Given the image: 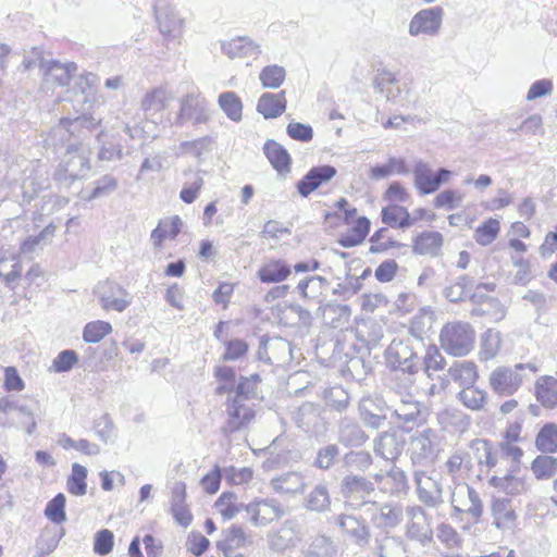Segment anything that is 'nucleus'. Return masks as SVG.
<instances>
[{"instance_id": "16", "label": "nucleus", "mask_w": 557, "mask_h": 557, "mask_svg": "<svg viewBox=\"0 0 557 557\" xmlns=\"http://www.w3.org/2000/svg\"><path fill=\"white\" fill-rule=\"evenodd\" d=\"M267 539L270 549L283 553L297 546L302 539V532L296 520L287 519L278 529L270 531Z\"/></svg>"}, {"instance_id": "11", "label": "nucleus", "mask_w": 557, "mask_h": 557, "mask_svg": "<svg viewBox=\"0 0 557 557\" xmlns=\"http://www.w3.org/2000/svg\"><path fill=\"white\" fill-rule=\"evenodd\" d=\"M225 406L227 419L222 426L224 434H231L244 429L255 418L253 404L251 403L227 396Z\"/></svg>"}, {"instance_id": "32", "label": "nucleus", "mask_w": 557, "mask_h": 557, "mask_svg": "<svg viewBox=\"0 0 557 557\" xmlns=\"http://www.w3.org/2000/svg\"><path fill=\"white\" fill-rule=\"evenodd\" d=\"M286 103L284 90L277 94L264 92L258 100L257 111L262 114L264 119H275L284 113Z\"/></svg>"}, {"instance_id": "50", "label": "nucleus", "mask_w": 557, "mask_h": 557, "mask_svg": "<svg viewBox=\"0 0 557 557\" xmlns=\"http://www.w3.org/2000/svg\"><path fill=\"white\" fill-rule=\"evenodd\" d=\"M492 513L495 519V525L498 529L509 528L516 519L515 510L511 507L510 500L507 498L494 499Z\"/></svg>"}, {"instance_id": "37", "label": "nucleus", "mask_w": 557, "mask_h": 557, "mask_svg": "<svg viewBox=\"0 0 557 557\" xmlns=\"http://www.w3.org/2000/svg\"><path fill=\"white\" fill-rule=\"evenodd\" d=\"M172 100V95L164 88H154L148 91L140 102V108L147 116L163 111Z\"/></svg>"}, {"instance_id": "63", "label": "nucleus", "mask_w": 557, "mask_h": 557, "mask_svg": "<svg viewBox=\"0 0 557 557\" xmlns=\"http://www.w3.org/2000/svg\"><path fill=\"white\" fill-rule=\"evenodd\" d=\"M285 77V69L276 64L263 67L259 74L262 87L271 89L278 88L284 83Z\"/></svg>"}, {"instance_id": "35", "label": "nucleus", "mask_w": 557, "mask_h": 557, "mask_svg": "<svg viewBox=\"0 0 557 557\" xmlns=\"http://www.w3.org/2000/svg\"><path fill=\"white\" fill-rule=\"evenodd\" d=\"M270 486L278 494H298L304 493L307 483L300 473L286 472L273 478Z\"/></svg>"}, {"instance_id": "56", "label": "nucleus", "mask_w": 557, "mask_h": 557, "mask_svg": "<svg viewBox=\"0 0 557 557\" xmlns=\"http://www.w3.org/2000/svg\"><path fill=\"white\" fill-rule=\"evenodd\" d=\"M472 317H488L492 321L498 322L506 315V309L497 298H485L481 306L471 310Z\"/></svg>"}, {"instance_id": "60", "label": "nucleus", "mask_w": 557, "mask_h": 557, "mask_svg": "<svg viewBox=\"0 0 557 557\" xmlns=\"http://www.w3.org/2000/svg\"><path fill=\"white\" fill-rule=\"evenodd\" d=\"M97 82L98 77L92 73L82 74L75 79L73 90L76 95L79 94L83 97V103L94 101Z\"/></svg>"}, {"instance_id": "38", "label": "nucleus", "mask_w": 557, "mask_h": 557, "mask_svg": "<svg viewBox=\"0 0 557 557\" xmlns=\"http://www.w3.org/2000/svg\"><path fill=\"white\" fill-rule=\"evenodd\" d=\"M382 222L391 227L407 228L417 222L411 219L407 208L391 203L384 207L381 212Z\"/></svg>"}, {"instance_id": "10", "label": "nucleus", "mask_w": 557, "mask_h": 557, "mask_svg": "<svg viewBox=\"0 0 557 557\" xmlns=\"http://www.w3.org/2000/svg\"><path fill=\"white\" fill-rule=\"evenodd\" d=\"M412 174L413 185L418 191L421 195H430L435 193L443 183L448 181L451 172L441 168L434 173L426 162L419 160L414 163Z\"/></svg>"}, {"instance_id": "1", "label": "nucleus", "mask_w": 557, "mask_h": 557, "mask_svg": "<svg viewBox=\"0 0 557 557\" xmlns=\"http://www.w3.org/2000/svg\"><path fill=\"white\" fill-rule=\"evenodd\" d=\"M99 124L100 120H96L87 114H82L74 119L63 117L46 135L44 139L45 146L55 151L62 148H65L66 151L69 146L74 143L81 146L82 140Z\"/></svg>"}, {"instance_id": "40", "label": "nucleus", "mask_w": 557, "mask_h": 557, "mask_svg": "<svg viewBox=\"0 0 557 557\" xmlns=\"http://www.w3.org/2000/svg\"><path fill=\"white\" fill-rule=\"evenodd\" d=\"M441 424L453 432L463 433L471 425V418L458 408H446L438 414Z\"/></svg>"}, {"instance_id": "44", "label": "nucleus", "mask_w": 557, "mask_h": 557, "mask_svg": "<svg viewBox=\"0 0 557 557\" xmlns=\"http://www.w3.org/2000/svg\"><path fill=\"white\" fill-rule=\"evenodd\" d=\"M409 173L406 160L391 157L385 164H377L371 168L369 177L371 180H383L392 174L407 175Z\"/></svg>"}, {"instance_id": "55", "label": "nucleus", "mask_w": 557, "mask_h": 557, "mask_svg": "<svg viewBox=\"0 0 557 557\" xmlns=\"http://www.w3.org/2000/svg\"><path fill=\"white\" fill-rule=\"evenodd\" d=\"M3 410L21 420L27 434H33L36 430L37 423L35 421L33 411L24 404L18 401L7 403Z\"/></svg>"}, {"instance_id": "61", "label": "nucleus", "mask_w": 557, "mask_h": 557, "mask_svg": "<svg viewBox=\"0 0 557 557\" xmlns=\"http://www.w3.org/2000/svg\"><path fill=\"white\" fill-rule=\"evenodd\" d=\"M531 470L537 480H547L557 473V458L540 455L531 463Z\"/></svg>"}, {"instance_id": "3", "label": "nucleus", "mask_w": 557, "mask_h": 557, "mask_svg": "<svg viewBox=\"0 0 557 557\" xmlns=\"http://www.w3.org/2000/svg\"><path fill=\"white\" fill-rule=\"evenodd\" d=\"M23 65L25 70L39 66L45 84L52 87L66 86L77 71L74 62L61 63L55 60H45L38 48L33 49L32 57L24 59Z\"/></svg>"}, {"instance_id": "41", "label": "nucleus", "mask_w": 557, "mask_h": 557, "mask_svg": "<svg viewBox=\"0 0 557 557\" xmlns=\"http://www.w3.org/2000/svg\"><path fill=\"white\" fill-rule=\"evenodd\" d=\"M537 400L546 408L557 406V380L553 376H541L535 384Z\"/></svg>"}, {"instance_id": "28", "label": "nucleus", "mask_w": 557, "mask_h": 557, "mask_svg": "<svg viewBox=\"0 0 557 557\" xmlns=\"http://www.w3.org/2000/svg\"><path fill=\"white\" fill-rule=\"evenodd\" d=\"M183 221L178 215H172L159 221L151 232V242L154 248L161 249L165 239H175L181 233Z\"/></svg>"}, {"instance_id": "64", "label": "nucleus", "mask_w": 557, "mask_h": 557, "mask_svg": "<svg viewBox=\"0 0 557 557\" xmlns=\"http://www.w3.org/2000/svg\"><path fill=\"white\" fill-rule=\"evenodd\" d=\"M86 478L87 469L79 463H73L72 474L66 482L67 491L75 496L85 495L87 491Z\"/></svg>"}, {"instance_id": "62", "label": "nucleus", "mask_w": 557, "mask_h": 557, "mask_svg": "<svg viewBox=\"0 0 557 557\" xmlns=\"http://www.w3.org/2000/svg\"><path fill=\"white\" fill-rule=\"evenodd\" d=\"M326 285V278L319 275H314L301 280L297 285V289L304 298L317 299L322 295V292Z\"/></svg>"}, {"instance_id": "49", "label": "nucleus", "mask_w": 557, "mask_h": 557, "mask_svg": "<svg viewBox=\"0 0 557 557\" xmlns=\"http://www.w3.org/2000/svg\"><path fill=\"white\" fill-rule=\"evenodd\" d=\"M392 416L404 423L416 422L421 413L420 403L413 400L412 396L401 399L392 409Z\"/></svg>"}, {"instance_id": "31", "label": "nucleus", "mask_w": 557, "mask_h": 557, "mask_svg": "<svg viewBox=\"0 0 557 557\" xmlns=\"http://www.w3.org/2000/svg\"><path fill=\"white\" fill-rule=\"evenodd\" d=\"M263 152L278 174L285 175L290 172L292 158L281 144L269 139L263 146Z\"/></svg>"}, {"instance_id": "18", "label": "nucleus", "mask_w": 557, "mask_h": 557, "mask_svg": "<svg viewBox=\"0 0 557 557\" xmlns=\"http://www.w3.org/2000/svg\"><path fill=\"white\" fill-rule=\"evenodd\" d=\"M413 480L417 486L418 499L430 508L444 504L443 486L440 481L426 475L424 471L416 470Z\"/></svg>"}, {"instance_id": "5", "label": "nucleus", "mask_w": 557, "mask_h": 557, "mask_svg": "<svg viewBox=\"0 0 557 557\" xmlns=\"http://www.w3.org/2000/svg\"><path fill=\"white\" fill-rule=\"evenodd\" d=\"M524 370L534 374L537 372V367L533 363H518L513 368L497 367L490 374L491 388L500 396L513 395L525 379L522 373Z\"/></svg>"}, {"instance_id": "27", "label": "nucleus", "mask_w": 557, "mask_h": 557, "mask_svg": "<svg viewBox=\"0 0 557 557\" xmlns=\"http://www.w3.org/2000/svg\"><path fill=\"white\" fill-rule=\"evenodd\" d=\"M154 12L160 33L164 37L174 39L182 34L184 21L172 8L156 4Z\"/></svg>"}, {"instance_id": "29", "label": "nucleus", "mask_w": 557, "mask_h": 557, "mask_svg": "<svg viewBox=\"0 0 557 557\" xmlns=\"http://www.w3.org/2000/svg\"><path fill=\"white\" fill-rule=\"evenodd\" d=\"M373 87L387 101L395 102L400 96V87L396 75L385 67L376 71L373 78Z\"/></svg>"}, {"instance_id": "19", "label": "nucleus", "mask_w": 557, "mask_h": 557, "mask_svg": "<svg viewBox=\"0 0 557 557\" xmlns=\"http://www.w3.org/2000/svg\"><path fill=\"white\" fill-rule=\"evenodd\" d=\"M438 437L434 430L424 429L411 441V461L413 465H422L432 461L437 453Z\"/></svg>"}, {"instance_id": "54", "label": "nucleus", "mask_w": 557, "mask_h": 557, "mask_svg": "<svg viewBox=\"0 0 557 557\" xmlns=\"http://www.w3.org/2000/svg\"><path fill=\"white\" fill-rule=\"evenodd\" d=\"M269 350L271 364H284L294 358L290 342L283 337H270Z\"/></svg>"}, {"instance_id": "6", "label": "nucleus", "mask_w": 557, "mask_h": 557, "mask_svg": "<svg viewBox=\"0 0 557 557\" xmlns=\"http://www.w3.org/2000/svg\"><path fill=\"white\" fill-rule=\"evenodd\" d=\"M374 482L360 474L345 475L339 485V493L345 504L354 510L371 505L369 497L374 494Z\"/></svg>"}, {"instance_id": "36", "label": "nucleus", "mask_w": 557, "mask_h": 557, "mask_svg": "<svg viewBox=\"0 0 557 557\" xmlns=\"http://www.w3.org/2000/svg\"><path fill=\"white\" fill-rule=\"evenodd\" d=\"M443 242V235L440 232H423L413 240V252L421 256L436 257L441 252Z\"/></svg>"}, {"instance_id": "23", "label": "nucleus", "mask_w": 557, "mask_h": 557, "mask_svg": "<svg viewBox=\"0 0 557 557\" xmlns=\"http://www.w3.org/2000/svg\"><path fill=\"white\" fill-rule=\"evenodd\" d=\"M336 436L338 444L347 448L361 447L369 440L361 425L355 419L348 417L338 421Z\"/></svg>"}, {"instance_id": "7", "label": "nucleus", "mask_w": 557, "mask_h": 557, "mask_svg": "<svg viewBox=\"0 0 557 557\" xmlns=\"http://www.w3.org/2000/svg\"><path fill=\"white\" fill-rule=\"evenodd\" d=\"M296 425L304 432L319 436L327 430V419L325 410L317 404L304 403L293 413Z\"/></svg>"}, {"instance_id": "39", "label": "nucleus", "mask_w": 557, "mask_h": 557, "mask_svg": "<svg viewBox=\"0 0 557 557\" xmlns=\"http://www.w3.org/2000/svg\"><path fill=\"white\" fill-rule=\"evenodd\" d=\"M305 557H336L337 545L331 536L318 534L302 550Z\"/></svg>"}, {"instance_id": "14", "label": "nucleus", "mask_w": 557, "mask_h": 557, "mask_svg": "<svg viewBox=\"0 0 557 557\" xmlns=\"http://www.w3.org/2000/svg\"><path fill=\"white\" fill-rule=\"evenodd\" d=\"M443 17L442 7L422 9L410 20L408 33L413 37L419 35L436 36L441 30Z\"/></svg>"}, {"instance_id": "15", "label": "nucleus", "mask_w": 557, "mask_h": 557, "mask_svg": "<svg viewBox=\"0 0 557 557\" xmlns=\"http://www.w3.org/2000/svg\"><path fill=\"white\" fill-rule=\"evenodd\" d=\"M451 506L456 512H466L478 521L483 512V505L478 492L470 485L456 484L451 492Z\"/></svg>"}, {"instance_id": "21", "label": "nucleus", "mask_w": 557, "mask_h": 557, "mask_svg": "<svg viewBox=\"0 0 557 557\" xmlns=\"http://www.w3.org/2000/svg\"><path fill=\"white\" fill-rule=\"evenodd\" d=\"M408 517L406 534L409 539L422 544L431 542L433 531L431 529L426 512L420 506H408L406 508Z\"/></svg>"}, {"instance_id": "57", "label": "nucleus", "mask_w": 557, "mask_h": 557, "mask_svg": "<svg viewBox=\"0 0 557 557\" xmlns=\"http://www.w3.org/2000/svg\"><path fill=\"white\" fill-rule=\"evenodd\" d=\"M536 448L543 454H554L557 451V425L554 423L545 424L536 435Z\"/></svg>"}, {"instance_id": "26", "label": "nucleus", "mask_w": 557, "mask_h": 557, "mask_svg": "<svg viewBox=\"0 0 557 557\" xmlns=\"http://www.w3.org/2000/svg\"><path fill=\"white\" fill-rule=\"evenodd\" d=\"M249 542L242 525L232 524L222 531V537L216 542V548L225 556L232 557L235 552Z\"/></svg>"}, {"instance_id": "33", "label": "nucleus", "mask_w": 557, "mask_h": 557, "mask_svg": "<svg viewBox=\"0 0 557 557\" xmlns=\"http://www.w3.org/2000/svg\"><path fill=\"white\" fill-rule=\"evenodd\" d=\"M223 52L231 59L234 58H257L261 50L260 46L248 37H237L230 41L222 42Z\"/></svg>"}, {"instance_id": "53", "label": "nucleus", "mask_w": 557, "mask_h": 557, "mask_svg": "<svg viewBox=\"0 0 557 557\" xmlns=\"http://www.w3.org/2000/svg\"><path fill=\"white\" fill-rule=\"evenodd\" d=\"M219 107L233 122H239L243 117V102L234 91H224L218 99Z\"/></svg>"}, {"instance_id": "24", "label": "nucleus", "mask_w": 557, "mask_h": 557, "mask_svg": "<svg viewBox=\"0 0 557 557\" xmlns=\"http://www.w3.org/2000/svg\"><path fill=\"white\" fill-rule=\"evenodd\" d=\"M405 441L396 432H382L373 441L374 454L386 461L395 462L401 455Z\"/></svg>"}, {"instance_id": "30", "label": "nucleus", "mask_w": 557, "mask_h": 557, "mask_svg": "<svg viewBox=\"0 0 557 557\" xmlns=\"http://www.w3.org/2000/svg\"><path fill=\"white\" fill-rule=\"evenodd\" d=\"M62 162L66 166L65 171L69 172L70 176L76 180L89 170V159L84 153L82 145L77 146L75 143L69 146Z\"/></svg>"}, {"instance_id": "2", "label": "nucleus", "mask_w": 557, "mask_h": 557, "mask_svg": "<svg viewBox=\"0 0 557 557\" xmlns=\"http://www.w3.org/2000/svg\"><path fill=\"white\" fill-rule=\"evenodd\" d=\"M425 342L419 339L395 338L385 349L384 356L388 368L413 375L422 370V354Z\"/></svg>"}, {"instance_id": "13", "label": "nucleus", "mask_w": 557, "mask_h": 557, "mask_svg": "<svg viewBox=\"0 0 557 557\" xmlns=\"http://www.w3.org/2000/svg\"><path fill=\"white\" fill-rule=\"evenodd\" d=\"M367 511L370 513V521L380 531L395 529L404 520V508L398 503L372 502Z\"/></svg>"}, {"instance_id": "51", "label": "nucleus", "mask_w": 557, "mask_h": 557, "mask_svg": "<svg viewBox=\"0 0 557 557\" xmlns=\"http://www.w3.org/2000/svg\"><path fill=\"white\" fill-rule=\"evenodd\" d=\"M461 404L470 410L479 411L487 401V393L474 385L465 386L457 395Z\"/></svg>"}, {"instance_id": "46", "label": "nucleus", "mask_w": 557, "mask_h": 557, "mask_svg": "<svg viewBox=\"0 0 557 557\" xmlns=\"http://www.w3.org/2000/svg\"><path fill=\"white\" fill-rule=\"evenodd\" d=\"M305 508L314 512H325L331 507V496L325 484H318L305 497Z\"/></svg>"}, {"instance_id": "22", "label": "nucleus", "mask_w": 557, "mask_h": 557, "mask_svg": "<svg viewBox=\"0 0 557 557\" xmlns=\"http://www.w3.org/2000/svg\"><path fill=\"white\" fill-rule=\"evenodd\" d=\"M368 546L374 557H399L407 553L401 537L391 535L388 531H379Z\"/></svg>"}, {"instance_id": "4", "label": "nucleus", "mask_w": 557, "mask_h": 557, "mask_svg": "<svg viewBox=\"0 0 557 557\" xmlns=\"http://www.w3.org/2000/svg\"><path fill=\"white\" fill-rule=\"evenodd\" d=\"M475 333L470 323L454 321L445 324L440 333L442 348L451 356L468 355L474 346Z\"/></svg>"}, {"instance_id": "17", "label": "nucleus", "mask_w": 557, "mask_h": 557, "mask_svg": "<svg viewBox=\"0 0 557 557\" xmlns=\"http://www.w3.org/2000/svg\"><path fill=\"white\" fill-rule=\"evenodd\" d=\"M388 410L391 408L383 397L379 395L364 396L359 401L360 419L371 429L376 430L384 424Z\"/></svg>"}, {"instance_id": "59", "label": "nucleus", "mask_w": 557, "mask_h": 557, "mask_svg": "<svg viewBox=\"0 0 557 557\" xmlns=\"http://www.w3.org/2000/svg\"><path fill=\"white\" fill-rule=\"evenodd\" d=\"M260 377L258 374H251L250 376H240L233 397L239 398L244 401L250 403V400L258 397V385Z\"/></svg>"}, {"instance_id": "45", "label": "nucleus", "mask_w": 557, "mask_h": 557, "mask_svg": "<svg viewBox=\"0 0 557 557\" xmlns=\"http://www.w3.org/2000/svg\"><path fill=\"white\" fill-rule=\"evenodd\" d=\"M448 372L451 379L463 387L474 385L479 377L476 364L467 360L456 361Z\"/></svg>"}, {"instance_id": "34", "label": "nucleus", "mask_w": 557, "mask_h": 557, "mask_svg": "<svg viewBox=\"0 0 557 557\" xmlns=\"http://www.w3.org/2000/svg\"><path fill=\"white\" fill-rule=\"evenodd\" d=\"M292 273L290 265L282 259H270L258 270V277L262 283H280Z\"/></svg>"}, {"instance_id": "25", "label": "nucleus", "mask_w": 557, "mask_h": 557, "mask_svg": "<svg viewBox=\"0 0 557 557\" xmlns=\"http://www.w3.org/2000/svg\"><path fill=\"white\" fill-rule=\"evenodd\" d=\"M337 171L332 165L313 166L308 173L297 183L296 187L302 197H308L312 191L330 182Z\"/></svg>"}, {"instance_id": "42", "label": "nucleus", "mask_w": 557, "mask_h": 557, "mask_svg": "<svg viewBox=\"0 0 557 557\" xmlns=\"http://www.w3.org/2000/svg\"><path fill=\"white\" fill-rule=\"evenodd\" d=\"M381 492L385 494H389L392 496H399L401 494H406L409 490V483L406 475V472L396 467L393 466L387 471V479L386 482H384V486L380 487Z\"/></svg>"}, {"instance_id": "20", "label": "nucleus", "mask_w": 557, "mask_h": 557, "mask_svg": "<svg viewBox=\"0 0 557 557\" xmlns=\"http://www.w3.org/2000/svg\"><path fill=\"white\" fill-rule=\"evenodd\" d=\"M335 523L358 547H366L370 544L371 530L363 518L341 513L336 517Z\"/></svg>"}, {"instance_id": "43", "label": "nucleus", "mask_w": 557, "mask_h": 557, "mask_svg": "<svg viewBox=\"0 0 557 557\" xmlns=\"http://www.w3.org/2000/svg\"><path fill=\"white\" fill-rule=\"evenodd\" d=\"M47 173L40 168L32 170L30 174L26 176L21 185L24 199L30 201L39 191L49 186Z\"/></svg>"}, {"instance_id": "47", "label": "nucleus", "mask_w": 557, "mask_h": 557, "mask_svg": "<svg viewBox=\"0 0 557 557\" xmlns=\"http://www.w3.org/2000/svg\"><path fill=\"white\" fill-rule=\"evenodd\" d=\"M471 448L475 450L479 465L486 466L488 469L497 466L500 458L498 449H494L491 442L476 438L471 442Z\"/></svg>"}, {"instance_id": "8", "label": "nucleus", "mask_w": 557, "mask_h": 557, "mask_svg": "<svg viewBox=\"0 0 557 557\" xmlns=\"http://www.w3.org/2000/svg\"><path fill=\"white\" fill-rule=\"evenodd\" d=\"M95 295L101 308L107 311L123 312L133 300L131 294L122 285L109 280L98 283L95 288Z\"/></svg>"}, {"instance_id": "9", "label": "nucleus", "mask_w": 557, "mask_h": 557, "mask_svg": "<svg viewBox=\"0 0 557 557\" xmlns=\"http://www.w3.org/2000/svg\"><path fill=\"white\" fill-rule=\"evenodd\" d=\"M209 121L208 102L199 92H189L181 98L180 110L174 124L183 126L187 122L194 125L205 124Z\"/></svg>"}, {"instance_id": "12", "label": "nucleus", "mask_w": 557, "mask_h": 557, "mask_svg": "<svg viewBox=\"0 0 557 557\" xmlns=\"http://www.w3.org/2000/svg\"><path fill=\"white\" fill-rule=\"evenodd\" d=\"M245 511L253 527H265L284 515L282 504L275 498H256L245 506Z\"/></svg>"}, {"instance_id": "48", "label": "nucleus", "mask_w": 557, "mask_h": 557, "mask_svg": "<svg viewBox=\"0 0 557 557\" xmlns=\"http://www.w3.org/2000/svg\"><path fill=\"white\" fill-rule=\"evenodd\" d=\"M245 506L233 492H223L214 503V507L224 520L235 518L237 513L245 510Z\"/></svg>"}, {"instance_id": "52", "label": "nucleus", "mask_w": 557, "mask_h": 557, "mask_svg": "<svg viewBox=\"0 0 557 557\" xmlns=\"http://www.w3.org/2000/svg\"><path fill=\"white\" fill-rule=\"evenodd\" d=\"M369 230L370 221L364 216L359 218L350 230L342 234L338 243L345 248L355 247L364 240Z\"/></svg>"}, {"instance_id": "58", "label": "nucleus", "mask_w": 557, "mask_h": 557, "mask_svg": "<svg viewBox=\"0 0 557 557\" xmlns=\"http://www.w3.org/2000/svg\"><path fill=\"white\" fill-rule=\"evenodd\" d=\"M471 468L470 455L466 451H456L445 462V469L454 481L468 473Z\"/></svg>"}]
</instances>
